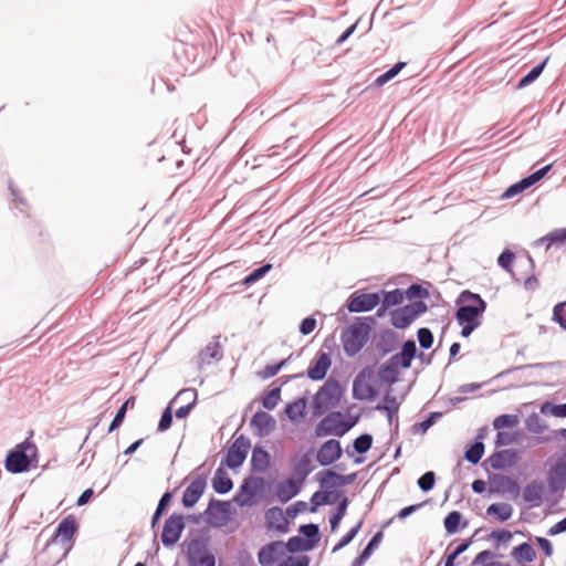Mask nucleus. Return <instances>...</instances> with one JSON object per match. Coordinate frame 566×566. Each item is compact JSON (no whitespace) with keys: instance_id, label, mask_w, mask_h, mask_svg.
<instances>
[{"instance_id":"obj_1","label":"nucleus","mask_w":566,"mask_h":566,"mask_svg":"<svg viewBox=\"0 0 566 566\" xmlns=\"http://www.w3.org/2000/svg\"><path fill=\"white\" fill-rule=\"evenodd\" d=\"M417 355V344L409 338L402 342L400 350L385 360L378 369V379L392 386L400 380V370L409 369Z\"/></svg>"},{"instance_id":"obj_2","label":"nucleus","mask_w":566,"mask_h":566,"mask_svg":"<svg viewBox=\"0 0 566 566\" xmlns=\"http://www.w3.org/2000/svg\"><path fill=\"white\" fill-rule=\"evenodd\" d=\"M376 321L373 316L355 317L340 334V342L347 357H355L367 344Z\"/></svg>"},{"instance_id":"obj_3","label":"nucleus","mask_w":566,"mask_h":566,"mask_svg":"<svg viewBox=\"0 0 566 566\" xmlns=\"http://www.w3.org/2000/svg\"><path fill=\"white\" fill-rule=\"evenodd\" d=\"M38 462V447L30 438H27L8 451L4 459V469L9 473L20 474L36 468Z\"/></svg>"},{"instance_id":"obj_4","label":"nucleus","mask_w":566,"mask_h":566,"mask_svg":"<svg viewBox=\"0 0 566 566\" xmlns=\"http://www.w3.org/2000/svg\"><path fill=\"white\" fill-rule=\"evenodd\" d=\"M488 303L479 294L470 290H463L455 300L454 318L457 322H481Z\"/></svg>"},{"instance_id":"obj_5","label":"nucleus","mask_w":566,"mask_h":566,"mask_svg":"<svg viewBox=\"0 0 566 566\" xmlns=\"http://www.w3.org/2000/svg\"><path fill=\"white\" fill-rule=\"evenodd\" d=\"M343 395L344 388L342 387L340 382L332 376L328 377L327 380L318 388V390L313 396V417H321L328 409L337 407L342 400Z\"/></svg>"},{"instance_id":"obj_6","label":"nucleus","mask_w":566,"mask_h":566,"mask_svg":"<svg viewBox=\"0 0 566 566\" xmlns=\"http://www.w3.org/2000/svg\"><path fill=\"white\" fill-rule=\"evenodd\" d=\"M269 486L268 481L262 476L244 478L239 490L233 496V502L239 507L252 506L259 503L265 488Z\"/></svg>"},{"instance_id":"obj_7","label":"nucleus","mask_w":566,"mask_h":566,"mask_svg":"<svg viewBox=\"0 0 566 566\" xmlns=\"http://www.w3.org/2000/svg\"><path fill=\"white\" fill-rule=\"evenodd\" d=\"M380 302L381 300H379L377 292L357 290L347 297L345 304L338 313L339 319L347 321V315L343 312V310H346L349 313H366L376 308Z\"/></svg>"},{"instance_id":"obj_8","label":"nucleus","mask_w":566,"mask_h":566,"mask_svg":"<svg viewBox=\"0 0 566 566\" xmlns=\"http://www.w3.org/2000/svg\"><path fill=\"white\" fill-rule=\"evenodd\" d=\"M186 557L189 566H216V555L209 549V536L195 537L187 544Z\"/></svg>"},{"instance_id":"obj_9","label":"nucleus","mask_w":566,"mask_h":566,"mask_svg":"<svg viewBox=\"0 0 566 566\" xmlns=\"http://www.w3.org/2000/svg\"><path fill=\"white\" fill-rule=\"evenodd\" d=\"M374 366H365L353 381L352 395L355 400H374L378 397L379 390L370 382L375 381Z\"/></svg>"},{"instance_id":"obj_10","label":"nucleus","mask_w":566,"mask_h":566,"mask_svg":"<svg viewBox=\"0 0 566 566\" xmlns=\"http://www.w3.org/2000/svg\"><path fill=\"white\" fill-rule=\"evenodd\" d=\"M251 449V440L244 434L238 436L228 448L221 460V465L229 470H238L247 460L249 450Z\"/></svg>"},{"instance_id":"obj_11","label":"nucleus","mask_w":566,"mask_h":566,"mask_svg":"<svg viewBox=\"0 0 566 566\" xmlns=\"http://www.w3.org/2000/svg\"><path fill=\"white\" fill-rule=\"evenodd\" d=\"M203 515L208 525L216 528L226 526L233 515L231 502L212 497L210 499Z\"/></svg>"},{"instance_id":"obj_12","label":"nucleus","mask_w":566,"mask_h":566,"mask_svg":"<svg viewBox=\"0 0 566 566\" xmlns=\"http://www.w3.org/2000/svg\"><path fill=\"white\" fill-rule=\"evenodd\" d=\"M186 528V516L181 513L170 514L164 522L160 541L167 548L174 547Z\"/></svg>"},{"instance_id":"obj_13","label":"nucleus","mask_w":566,"mask_h":566,"mask_svg":"<svg viewBox=\"0 0 566 566\" xmlns=\"http://www.w3.org/2000/svg\"><path fill=\"white\" fill-rule=\"evenodd\" d=\"M315 437L324 438L335 436L342 438L346 434L343 426V412L339 410H332L327 412L315 426Z\"/></svg>"},{"instance_id":"obj_14","label":"nucleus","mask_w":566,"mask_h":566,"mask_svg":"<svg viewBox=\"0 0 566 566\" xmlns=\"http://www.w3.org/2000/svg\"><path fill=\"white\" fill-rule=\"evenodd\" d=\"M521 459L520 451L516 449H502L494 451L489 458L482 463V467L488 470V465L494 470H505L515 465Z\"/></svg>"},{"instance_id":"obj_15","label":"nucleus","mask_w":566,"mask_h":566,"mask_svg":"<svg viewBox=\"0 0 566 566\" xmlns=\"http://www.w3.org/2000/svg\"><path fill=\"white\" fill-rule=\"evenodd\" d=\"M343 448L337 439H328L323 442L316 451L315 460L324 468L337 462L343 455Z\"/></svg>"},{"instance_id":"obj_16","label":"nucleus","mask_w":566,"mask_h":566,"mask_svg":"<svg viewBox=\"0 0 566 566\" xmlns=\"http://www.w3.org/2000/svg\"><path fill=\"white\" fill-rule=\"evenodd\" d=\"M489 482L490 494L510 493L514 499L520 495L521 488L514 478L499 473H492L489 475Z\"/></svg>"},{"instance_id":"obj_17","label":"nucleus","mask_w":566,"mask_h":566,"mask_svg":"<svg viewBox=\"0 0 566 566\" xmlns=\"http://www.w3.org/2000/svg\"><path fill=\"white\" fill-rule=\"evenodd\" d=\"M312 455L313 449H308L301 455H294L291 460L292 472L290 474L291 479H294L295 482L304 484L307 476L313 472L314 468L312 467Z\"/></svg>"},{"instance_id":"obj_18","label":"nucleus","mask_w":566,"mask_h":566,"mask_svg":"<svg viewBox=\"0 0 566 566\" xmlns=\"http://www.w3.org/2000/svg\"><path fill=\"white\" fill-rule=\"evenodd\" d=\"M332 356L329 353L318 350L306 370L307 378L312 381L324 380L332 366Z\"/></svg>"},{"instance_id":"obj_19","label":"nucleus","mask_w":566,"mask_h":566,"mask_svg":"<svg viewBox=\"0 0 566 566\" xmlns=\"http://www.w3.org/2000/svg\"><path fill=\"white\" fill-rule=\"evenodd\" d=\"M208 474H199L184 491L181 504L185 509L193 507L207 489Z\"/></svg>"},{"instance_id":"obj_20","label":"nucleus","mask_w":566,"mask_h":566,"mask_svg":"<svg viewBox=\"0 0 566 566\" xmlns=\"http://www.w3.org/2000/svg\"><path fill=\"white\" fill-rule=\"evenodd\" d=\"M254 434L259 438L270 436L276 429L275 418L266 411L258 410L250 420Z\"/></svg>"},{"instance_id":"obj_21","label":"nucleus","mask_w":566,"mask_h":566,"mask_svg":"<svg viewBox=\"0 0 566 566\" xmlns=\"http://www.w3.org/2000/svg\"><path fill=\"white\" fill-rule=\"evenodd\" d=\"M284 554V542L272 541L259 549L258 562L260 566H273Z\"/></svg>"},{"instance_id":"obj_22","label":"nucleus","mask_w":566,"mask_h":566,"mask_svg":"<svg viewBox=\"0 0 566 566\" xmlns=\"http://www.w3.org/2000/svg\"><path fill=\"white\" fill-rule=\"evenodd\" d=\"M303 376L304 375L302 373L291 376H284L277 379V381H281L280 385L275 386V382H273L271 389L265 391L261 399L263 408L266 410H273L281 400L282 386L286 385L292 379L302 378Z\"/></svg>"},{"instance_id":"obj_23","label":"nucleus","mask_w":566,"mask_h":566,"mask_svg":"<svg viewBox=\"0 0 566 566\" xmlns=\"http://www.w3.org/2000/svg\"><path fill=\"white\" fill-rule=\"evenodd\" d=\"M78 531V523L74 515L70 514L61 520L57 524L51 539L48 542L46 546L51 543H54L57 537H61L62 542H71Z\"/></svg>"},{"instance_id":"obj_24","label":"nucleus","mask_w":566,"mask_h":566,"mask_svg":"<svg viewBox=\"0 0 566 566\" xmlns=\"http://www.w3.org/2000/svg\"><path fill=\"white\" fill-rule=\"evenodd\" d=\"M265 526L270 531L286 534L290 531V521L280 506H273L265 512Z\"/></svg>"},{"instance_id":"obj_25","label":"nucleus","mask_w":566,"mask_h":566,"mask_svg":"<svg viewBox=\"0 0 566 566\" xmlns=\"http://www.w3.org/2000/svg\"><path fill=\"white\" fill-rule=\"evenodd\" d=\"M185 396H188L190 401L177 408L175 412L177 419H186L197 405L198 391L195 388H185L179 390L177 395L169 401L171 402V407H174V403L178 400H181Z\"/></svg>"},{"instance_id":"obj_26","label":"nucleus","mask_w":566,"mask_h":566,"mask_svg":"<svg viewBox=\"0 0 566 566\" xmlns=\"http://www.w3.org/2000/svg\"><path fill=\"white\" fill-rule=\"evenodd\" d=\"M548 489L551 493L563 492L566 488V471L560 461L556 460L548 471L547 475Z\"/></svg>"},{"instance_id":"obj_27","label":"nucleus","mask_w":566,"mask_h":566,"mask_svg":"<svg viewBox=\"0 0 566 566\" xmlns=\"http://www.w3.org/2000/svg\"><path fill=\"white\" fill-rule=\"evenodd\" d=\"M343 493V490L323 491L322 489L314 492L310 499V512L315 513L319 506L332 505Z\"/></svg>"},{"instance_id":"obj_28","label":"nucleus","mask_w":566,"mask_h":566,"mask_svg":"<svg viewBox=\"0 0 566 566\" xmlns=\"http://www.w3.org/2000/svg\"><path fill=\"white\" fill-rule=\"evenodd\" d=\"M251 471L262 473L271 467V454L261 444H255L251 454Z\"/></svg>"},{"instance_id":"obj_29","label":"nucleus","mask_w":566,"mask_h":566,"mask_svg":"<svg viewBox=\"0 0 566 566\" xmlns=\"http://www.w3.org/2000/svg\"><path fill=\"white\" fill-rule=\"evenodd\" d=\"M284 413L293 423H297L306 417L307 398L305 396L297 397L284 407Z\"/></svg>"},{"instance_id":"obj_30","label":"nucleus","mask_w":566,"mask_h":566,"mask_svg":"<svg viewBox=\"0 0 566 566\" xmlns=\"http://www.w3.org/2000/svg\"><path fill=\"white\" fill-rule=\"evenodd\" d=\"M544 491V482L538 479L533 480L524 486L523 500L530 503L532 507H537L542 503Z\"/></svg>"},{"instance_id":"obj_31","label":"nucleus","mask_w":566,"mask_h":566,"mask_svg":"<svg viewBox=\"0 0 566 566\" xmlns=\"http://www.w3.org/2000/svg\"><path fill=\"white\" fill-rule=\"evenodd\" d=\"M223 357L222 346L219 343V336H214L212 340L200 350L198 358L200 365H211L212 360L219 361Z\"/></svg>"},{"instance_id":"obj_32","label":"nucleus","mask_w":566,"mask_h":566,"mask_svg":"<svg viewBox=\"0 0 566 566\" xmlns=\"http://www.w3.org/2000/svg\"><path fill=\"white\" fill-rule=\"evenodd\" d=\"M398 344V334L390 328H386L381 331L379 335V340L376 344V348L379 352V354L384 357L388 354L394 353L397 349Z\"/></svg>"},{"instance_id":"obj_33","label":"nucleus","mask_w":566,"mask_h":566,"mask_svg":"<svg viewBox=\"0 0 566 566\" xmlns=\"http://www.w3.org/2000/svg\"><path fill=\"white\" fill-rule=\"evenodd\" d=\"M302 483H297L294 481V479H291L289 475L285 480L280 482L276 485V496L281 503H286L296 495L302 490Z\"/></svg>"},{"instance_id":"obj_34","label":"nucleus","mask_w":566,"mask_h":566,"mask_svg":"<svg viewBox=\"0 0 566 566\" xmlns=\"http://www.w3.org/2000/svg\"><path fill=\"white\" fill-rule=\"evenodd\" d=\"M384 538L382 530L376 532L367 545L361 549L357 557L352 562L350 566H363L378 548Z\"/></svg>"},{"instance_id":"obj_35","label":"nucleus","mask_w":566,"mask_h":566,"mask_svg":"<svg viewBox=\"0 0 566 566\" xmlns=\"http://www.w3.org/2000/svg\"><path fill=\"white\" fill-rule=\"evenodd\" d=\"M512 558L518 564H531L536 559V551L530 542H523L511 551Z\"/></svg>"},{"instance_id":"obj_36","label":"nucleus","mask_w":566,"mask_h":566,"mask_svg":"<svg viewBox=\"0 0 566 566\" xmlns=\"http://www.w3.org/2000/svg\"><path fill=\"white\" fill-rule=\"evenodd\" d=\"M469 521L460 511H451L443 520V526L448 535H453L468 527Z\"/></svg>"},{"instance_id":"obj_37","label":"nucleus","mask_w":566,"mask_h":566,"mask_svg":"<svg viewBox=\"0 0 566 566\" xmlns=\"http://www.w3.org/2000/svg\"><path fill=\"white\" fill-rule=\"evenodd\" d=\"M389 314L390 323L397 329H406L415 322L407 304L391 310Z\"/></svg>"},{"instance_id":"obj_38","label":"nucleus","mask_w":566,"mask_h":566,"mask_svg":"<svg viewBox=\"0 0 566 566\" xmlns=\"http://www.w3.org/2000/svg\"><path fill=\"white\" fill-rule=\"evenodd\" d=\"M212 489L217 494H228L233 489V481L226 472L222 465H220L212 479Z\"/></svg>"},{"instance_id":"obj_39","label":"nucleus","mask_w":566,"mask_h":566,"mask_svg":"<svg viewBox=\"0 0 566 566\" xmlns=\"http://www.w3.org/2000/svg\"><path fill=\"white\" fill-rule=\"evenodd\" d=\"M391 386H388V389L382 396L381 402L377 403L375 409L385 412L387 418H397L399 403L397 402V398L391 395Z\"/></svg>"},{"instance_id":"obj_40","label":"nucleus","mask_w":566,"mask_h":566,"mask_svg":"<svg viewBox=\"0 0 566 566\" xmlns=\"http://www.w3.org/2000/svg\"><path fill=\"white\" fill-rule=\"evenodd\" d=\"M374 438L370 433H361L354 439L352 447H347L345 452L347 457H354L355 453L365 454L373 447Z\"/></svg>"},{"instance_id":"obj_41","label":"nucleus","mask_w":566,"mask_h":566,"mask_svg":"<svg viewBox=\"0 0 566 566\" xmlns=\"http://www.w3.org/2000/svg\"><path fill=\"white\" fill-rule=\"evenodd\" d=\"M334 474H337V472L331 468L324 469L315 474V480L322 490H342L339 481L335 479L336 476Z\"/></svg>"},{"instance_id":"obj_42","label":"nucleus","mask_w":566,"mask_h":566,"mask_svg":"<svg viewBox=\"0 0 566 566\" xmlns=\"http://www.w3.org/2000/svg\"><path fill=\"white\" fill-rule=\"evenodd\" d=\"M298 533L306 541L310 548L314 549L321 541L319 525L315 523H308L300 525Z\"/></svg>"},{"instance_id":"obj_43","label":"nucleus","mask_w":566,"mask_h":566,"mask_svg":"<svg viewBox=\"0 0 566 566\" xmlns=\"http://www.w3.org/2000/svg\"><path fill=\"white\" fill-rule=\"evenodd\" d=\"M500 557H502V555L496 554L491 549H484L475 555L471 563V566H511L509 563L494 560L495 558Z\"/></svg>"},{"instance_id":"obj_44","label":"nucleus","mask_w":566,"mask_h":566,"mask_svg":"<svg viewBox=\"0 0 566 566\" xmlns=\"http://www.w3.org/2000/svg\"><path fill=\"white\" fill-rule=\"evenodd\" d=\"M549 57H545L542 62L533 66L525 75H523L516 83V90H522L533 84L543 73Z\"/></svg>"},{"instance_id":"obj_45","label":"nucleus","mask_w":566,"mask_h":566,"mask_svg":"<svg viewBox=\"0 0 566 566\" xmlns=\"http://www.w3.org/2000/svg\"><path fill=\"white\" fill-rule=\"evenodd\" d=\"M486 514L494 516L501 523L509 521L513 515V507L509 503H492L486 509Z\"/></svg>"},{"instance_id":"obj_46","label":"nucleus","mask_w":566,"mask_h":566,"mask_svg":"<svg viewBox=\"0 0 566 566\" xmlns=\"http://www.w3.org/2000/svg\"><path fill=\"white\" fill-rule=\"evenodd\" d=\"M172 497H174L172 491H166L161 495V497L158 501L157 507H156L155 512L153 513V516L150 520L151 528H155L158 525L161 516L165 514V512L169 507V505L172 501Z\"/></svg>"},{"instance_id":"obj_47","label":"nucleus","mask_w":566,"mask_h":566,"mask_svg":"<svg viewBox=\"0 0 566 566\" xmlns=\"http://www.w3.org/2000/svg\"><path fill=\"white\" fill-rule=\"evenodd\" d=\"M377 294L379 300H381V302L387 304L390 308L400 305L405 300L403 290L399 287L391 291L381 289L377 291Z\"/></svg>"},{"instance_id":"obj_48","label":"nucleus","mask_w":566,"mask_h":566,"mask_svg":"<svg viewBox=\"0 0 566 566\" xmlns=\"http://www.w3.org/2000/svg\"><path fill=\"white\" fill-rule=\"evenodd\" d=\"M513 538V533L506 528H495L492 530L490 534H488L484 539L493 541V547L495 549H500L501 547H505L511 539Z\"/></svg>"},{"instance_id":"obj_49","label":"nucleus","mask_w":566,"mask_h":566,"mask_svg":"<svg viewBox=\"0 0 566 566\" xmlns=\"http://www.w3.org/2000/svg\"><path fill=\"white\" fill-rule=\"evenodd\" d=\"M443 412L441 411H432L429 412L428 416L422 421L416 422L411 427V431L413 434H423L426 433L439 419H441Z\"/></svg>"},{"instance_id":"obj_50","label":"nucleus","mask_w":566,"mask_h":566,"mask_svg":"<svg viewBox=\"0 0 566 566\" xmlns=\"http://www.w3.org/2000/svg\"><path fill=\"white\" fill-rule=\"evenodd\" d=\"M484 451V443L472 441L470 444L465 447L463 459L471 464H478L481 461Z\"/></svg>"},{"instance_id":"obj_51","label":"nucleus","mask_w":566,"mask_h":566,"mask_svg":"<svg viewBox=\"0 0 566 566\" xmlns=\"http://www.w3.org/2000/svg\"><path fill=\"white\" fill-rule=\"evenodd\" d=\"M524 436L522 430L514 431H499L495 436L494 444L495 447H505L512 443L518 442Z\"/></svg>"},{"instance_id":"obj_52","label":"nucleus","mask_w":566,"mask_h":566,"mask_svg":"<svg viewBox=\"0 0 566 566\" xmlns=\"http://www.w3.org/2000/svg\"><path fill=\"white\" fill-rule=\"evenodd\" d=\"M532 186L531 181H528L527 176L523 177L518 181L510 185L504 192L502 193V199H512L517 195L523 193L525 190L530 189Z\"/></svg>"},{"instance_id":"obj_53","label":"nucleus","mask_w":566,"mask_h":566,"mask_svg":"<svg viewBox=\"0 0 566 566\" xmlns=\"http://www.w3.org/2000/svg\"><path fill=\"white\" fill-rule=\"evenodd\" d=\"M292 356L291 354L287 358L281 359L274 364H268L262 370L256 373L258 377L265 380L276 376L292 359Z\"/></svg>"},{"instance_id":"obj_54","label":"nucleus","mask_w":566,"mask_h":566,"mask_svg":"<svg viewBox=\"0 0 566 566\" xmlns=\"http://www.w3.org/2000/svg\"><path fill=\"white\" fill-rule=\"evenodd\" d=\"M520 417L515 413H503L494 418L492 424L495 430L503 431L505 428H514L518 424Z\"/></svg>"},{"instance_id":"obj_55","label":"nucleus","mask_w":566,"mask_h":566,"mask_svg":"<svg viewBox=\"0 0 566 566\" xmlns=\"http://www.w3.org/2000/svg\"><path fill=\"white\" fill-rule=\"evenodd\" d=\"M405 298L408 301L426 300L430 296L429 290L422 284L411 283L406 290H403Z\"/></svg>"},{"instance_id":"obj_56","label":"nucleus","mask_w":566,"mask_h":566,"mask_svg":"<svg viewBox=\"0 0 566 566\" xmlns=\"http://www.w3.org/2000/svg\"><path fill=\"white\" fill-rule=\"evenodd\" d=\"M310 551H313V549L310 548L306 541L300 535L291 536L287 539V542L284 543V553L289 552L291 554H295V553H303V552H310Z\"/></svg>"},{"instance_id":"obj_57","label":"nucleus","mask_w":566,"mask_h":566,"mask_svg":"<svg viewBox=\"0 0 566 566\" xmlns=\"http://www.w3.org/2000/svg\"><path fill=\"white\" fill-rule=\"evenodd\" d=\"M364 524V520L361 518L358 521L354 526H352L345 535L340 537V539L334 545L332 553H336L344 547H346L349 543L353 542V539L357 536L358 532L360 531L361 526Z\"/></svg>"},{"instance_id":"obj_58","label":"nucleus","mask_w":566,"mask_h":566,"mask_svg":"<svg viewBox=\"0 0 566 566\" xmlns=\"http://www.w3.org/2000/svg\"><path fill=\"white\" fill-rule=\"evenodd\" d=\"M551 319L566 333V300L553 306Z\"/></svg>"},{"instance_id":"obj_59","label":"nucleus","mask_w":566,"mask_h":566,"mask_svg":"<svg viewBox=\"0 0 566 566\" xmlns=\"http://www.w3.org/2000/svg\"><path fill=\"white\" fill-rule=\"evenodd\" d=\"M273 265L271 263H263L259 268L251 271L243 280L242 283L245 286H250L254 284L255 282L260 281L262 277H264L271 270Z\"/></svg>"},{"instance_id":"obj_60","label":"nucleus","mask_w":566,"mask_h":566,"mask_svg":"<svg viewBox=\"0 0 566 566\" xmlns=\"http://www.w3.org/2000/svg\"><path fill=\"white\" fill-rule=\"evenodd\" d=\"M407 65L406 62H397L396 64H394L389 70H387L386 72H384L382 74H380L376 80H375V85L380 87L382 85H385L386 83H388L389 81H391L394 77H396L400 72L401 70Z\"/></svg>"},{"instance_id":"obj_61","label":"nucleus","mask_w":566,"mask_h":566,"mask_svg":"<svg viewBox=\"0 0 566 566\" xmlns=\"http://www.w3.org/2000/svg\"><path fill=\"white\" fill-rule=\"evenodd\" d=\"M525 427L530 432L536 434L543 433L547 428L545 421L536 412H532L526 417Z\"/></svg>"},{"instance_id":"obj_62","label":"nucleus","mask_w":566,"mask_h":566,"mask_svg":"<svg viewBox=\"0 0 566 566\" xmlns=\"http://www.w3.org/2000/svg\"><path fill=\"white\" fill-rule=\"evenodd\" d=\"M172 421H174V409L171 407V402H168V405L165 407V409L161 412V416H160V419H159V422L157 426V431L166 432L167 430H169L171 428Z\"/></svg>"},{"instance_id":"obj_63","label":"nucleus","mask_w":566,"mask_h":566,"mask_svg":"<svg viewBox=\"0 0 566 566\" xmlns=\"http://www.w3.org/2000/svg\"><path fill=\"white\" fill-rule=\"evenodd\" d=\"M417 339L421 349L427 350L432 347L434 342L433 333L428 327H420L417 331Z\"/></svg>"},{"instance_id":"obj_64","label":"nucleus","mask_w":566,"mask_h":566,"mask_svg":"<svg viewBox=\"0 0 566 566\" xmlns=\"http://www.w3.org/2000/svg\"><path fill=\"white\" fill-rule=\"evenodd\" d=\"M311 557L305 554H300L296 556H287L283 562H281L277 566H310Z\"/></svg>"}]
</instances>
